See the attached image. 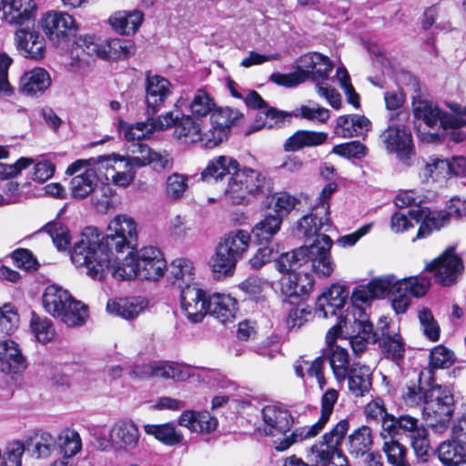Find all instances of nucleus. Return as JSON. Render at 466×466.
<instances>
[{"instance_id":"nucleus-1","label":"nucleus","mask_w":466,"mask_h":466,"mask_svg":"<svg viewBox=\"0 0 466 466\" xmlns=\"http://www.w3.org/2000/svg\"><path fill=\"white\" fill-rule=\"evenodd\" d=\"M137 226L134 219L117 215L110 221L107 233L101 237L95 227H86L74 243L70 253L76 267L86 268L92 279H102L106 271H112L119 264L118 254L137 247Z\"/></svg>"},{"instance_id":"nucleus-2","label":"nucleus","mask_w":466,"mask_h":466,"mask_svg":"<svg viewBox=\"0 0 466 466\" xmlns=\"http://www.w3.org/2000/svg\"><path fill=\"white\" fill-rule=\"evenodd\" d=\"M431 279L415 276L397 279L393 275L380 277L366 285L356 287L351 295V303L369 304L374 299L390 296L392 308L396 313H404L410 304L411 298H420L427 293Z\"/></svg>"},{"instance_id":"nucleus-3","label":"nucleus","mask_w":466,"mask_h":466,"mask_svg":"<svg viewBox=\"0 0 466 466\" xmlns=\"http://www.w3.org/2000/svg\"><path fill=\"white\" fill-rule=\"evenodd\" d=\"M332 245L330 237L319 235L310 245L281 254L275 262L276 268L281 273L305 268L319 277H329L336 267L330 253Z\"/></svg>"},{"instance_id":"nucleus-4","label":"nucleus","mask_w":466,"mask_h":466,"mask_svg":"<svg viewBox=\"0 0 466 466\" xmlns=\"http://www.w3.org/2000/svg\"><path fill=\"white\" fill-rule=\"evenodd\" d=\"M167 268L166 260L161 251L155 247L143 248L137 256L129 251L122 263L114 268V277L124 280L133 278L157 280Z\"/></svg>"},{"instance_id":"nucleus-5","label":"nucleus","mask_w":466,"mask_h":466,"mask_svg":"<svg viewBox=\"0 0 466 466\" xmlns=\"http://www.w3.org/2000/svg\"><path fill=\"white\" fill-rule=\"evenodd\" d=\"M250 243V235L243 229H236L224 236L217 246L211 267L215 273L224 276L231 274L237 262L247 252Z\"/></svg>"},{"instance_id":"nucleus-6","label":"nucleus","mask_w":466,"mask_h":466,"mask_svg":"<svg viewBox=\"0 0 466 466\" xmlns=\"http://www.w3.org/2000/svg\"><path fill=\"white\" fill-rule=\"evenodd\" d=\"M448 106L452 114L440 109L437 104L421 97L414 98L412 102V111L414 117L421 120L427 127H441L443 129L454 127H465L466 105L461 106L458 103H450Z\"/></svg>"},{"instance_id":"nucleus-7","label":"nucleus","mask_w":466,"mask_h":466,"mask_svg":"<svg viewBox=\"0 0 466 466\" xmlns=\"http://www.w3.org/2000/svg\"><path fill=\"white\" fill-rule=\"evenodd\" d=\"M349 428V421L341 420L330 431L325 433L320 441L311 446V461L320 466H346L347 459L339 446Z\"/></svg>"},{"instance_id":"nucleus-8","label":"nucleus","mask_w":466,"mask_h":466,"mask_svg":"<svg viewBox=\"0 0 466 466\" xmlns=\"http://www.w3.org/2000/svg\"><path fill=\"white\" fill-rule=\"evenodd\" d=\"M266 183V177L258 170L243 168L233 172L225 190V198L233 205H247L259 194Z\"/></svg>"},{"instance_id":"nucleus-9","label":"nucleus","mask_w":466,"mask_h":466,"mask_svg":"<svg viewBox=\"0 0 466 466\" xmlns=\"http://www.w3.org/2000/svg\"><path fill=\"white\" fill-rule=\"evenodd\" d=\"M379 141L387 153L394 154L402 164L410 166L415 147L410 127L401 124L390 125L380 132Z\"/></svg>"},{"instance_id":"nucleus-10","label":"nucleus","mask_w":466,"mask_h":466,"mask_svg":"<svg viewBox=\"0 0 466 466\" xmlns=\"http://www.w3.org/2000/svg\"><path fill=\"white\" fill-rule=\"evenodd\" d=\"M454 411V398L450 390L435 385L428 390V398L422 409L425 420H431V424L445 425L449 422Z\"/></svg>"},{"instance_id":"nucleus-11","label":"nucleus","mask_w":466,"mask_h":466,"mask_svg":"<svg viewBox=\"0 0 466 466\" xmlns=\"http://www.w3.org/2000/svg\"><path fill=\"white\" fill-rule=\"evenodd\" d=\"M262 423L256 429L257 432L263 436L279 438L275 441V448L286 438H289L293 431L287 435L293 424V417L289 410L279 405H266L260 410Z\"/></svg>"},{"instance_id":"nucleus-12","label":"nucleus","mask_w":466,"mask_h":466,"mask_svg":"<svg viewBox=\"0 0 466 466\" xmlns=\"http://www.w3.org/2000/svg\"><path fill=\"white\" fill-rule=\"evenodd\" d=\"M339 392L334 389L327 390L321 397V413L318 421L311 426L297 428L293 433L284 439L277 448L279 451L288 450L292 444L317 436L325 427L338 401Z\"/></svg>"},{"instance_id":"nucleus-13","label":"nucleus","mask_w":466,"mask_h":466,"mask_svg":"<svg viewBox=\"0 0 466 466\" xmlns=\"http://www.w3.org/2000/svg\"><path fill=\"white\" fill-rule=\"evenodd\" d=\"M245 103L248 107L259 110L255 123L248 132V134L264 127L269 129L281 127L286 122L290 121L291 114L268 106V103L257 91L250 90L245 97Z\"/></svg>"},{"instance_id":"nucleus-14","label":"nucleus","mask_w":466,"mask_h":466,"mask_svg":"<svg viewBox=\"0 0 466 466\" xmlns=\"http://www.w3.org/2000/svg\"><path fill=\"white\" fill-rule=\"evenodd\" d=\"M425 269L434 274L441 286L453 285L463 269L461 258L455 254V248L449 247L440 257L428 263Z\"/></svg>"},{"instance_id":"nucleus-15","label":"nucleus","mask_w":466,"mask_h":466,"mask_svg":"<svg viewBox=\"0 0 466 466\" xmlns=\"http://www.w3.org/2000/svg\"><path fill=\"white\" fill-rule=\"evenodd\" d=\"M133 157H120L118 155L99 156L91 157L96 165L106 169V179H111L115 185L127 187L135 178Z\"/></svg>"},{"instance_id":"nucleus-16","label":"nucleus","mask_w":466,"mask_h":466,"mask_svg":"<svg viewBox=\"0 0 466 466\" xmlns=\"http://www.w3.org/2000/svg\"><path fill=\"white\" fill-rule=\"evenodd\" d=\"M240 116H242L241 113L229 107L214 109L207 121L208 128L204 137L206 147L213 148L222 143L227 138L230 127Z\"/></svg>"},{"instance_id":"nucleus-17","label":"nucleus","mask_w":466,"mask_h":466,"mask_svg":"<svg viewBox=\"0 0 466 466\" xmlns=\"http://www.w3.org/2000/svg\"><path fill=\"white\" fill-rule=\"evenodd\" d=\"M97 175L94 168H86L83 173L73 177L70 181L71 196L74 198H85L93 193V201L97 208H106L109 204V197L104 188L96 189Z\"/></svg>"},{"instance_id":"nucleus-18","label":"nucleus","mask_w":466,"mask_h":466,"mask_svg":"<svg viewBox=\"0 0 466 466\" xmlns=\"http://www.w3.org/2000/svg\"><path fill=\"white\" fill-rule=\"evenodd\" d=\"M174 86L168 79L159 75L146 73V105L147 115H155L173 94Z\"/></svg>"},{"instance_id":"nucleus-19","label":"nucleus","mask_w":466,"mask_h":466,"mask_svg":"<svg viewBox=\"0 0 466 466\" xmlns=\"http://www.w3.org/2000/svg\"><path fill=\"white\" fill-rule=\"evenodd\" d=\"M324 56L319 53L306 54L299 57L297 71L289 74L273 73L269 80L286 87H294L310 78L313 70L323 62Z\"/></svg>"},{"instance_id":"nucleus-20","label":"nucleus","mask_w":466,"mask_h":466,"mask_svg":"<svg viewBox=\"0 0 466 466\" xmlns=\"http://www.w3.org/2000/svg\"><path fill=\"white\" fill-rule=\"evenodd\" d=\"M208 297L195 283L180 289L181 309L192 323L201 322L207 315Z\"/></svg>"},{"instance_id":"nucleus-21","label":"nucleus","mask_w":466,"mask_h":466,"mask_svg":"<svg viewBox=\"0 0 466 466\" xmlns=\"http://www.w3.org/2000/svg\"><path fill=\"white\" fill-rule=\"evenodd\" d=\"M174 123L171 127H175L174 136L184 143L201 142L206 147L205 135L208 131L206 119H199L193 116L183 115L181 117L173 113Z\"/></svg>"},{"instance_id":"nucleus-22","label":"nucleus","mask_w":466,"mask_h":466,"mask_svg":"<svg viewBox=\"0 0 466 466\" xmlns=\"http://www.w3.org/2000/svg\"><path fill=\"white\" fill-rule=\"evenodd\" d=\"M131 152L135 155L132 161L138 167L152 165L157 172L168 171L173 167V158L167 152L154 151L144 143L134 144Z\"/></svg>"},{"instance_id":"nucleus-23","label":"nucleus","mask_w":466,"mask_h":466,"mask_svg":"<svg viewBox=\"0 0 466 466\" xmlns=\"http://www.w3.org/2000/svg\"><path fill=\"white\" fill-rule=\"evenodd\" d=\"M139 438V430L131 420L116 421L109 431V441L116 450L133 451L137 446Z\"/></svg>"},{"instance_id":"nucleus-24","label":"nucleus","mask_w":466,"mask_h":466,"mask_svg":"<svg viewBox=\"0 0 466 466\" xmlns=\"http://www.w3.org/2000/svg\"><path fill=\"white\" fill-rule=\"evenodd\" d=\"M457 426L458 422L452 428L453 439L442 441L436 451L444 466H459L466 461V431H461L462 436H459L455 431Z\"/></svg>"},{"instance_id":"nucleus-25","label":"nucleus","mask_w":466,"mask_h":466,"mask_svg":"<svg viewBox=\"0 0 466 466\" xmlns=\"http://www.w3.org/2000/svg\"><path fill=\"white\" fill-rule=\"evenodd\" d=\"M329 206L323 203L312 208L311 212L303 216L296 225V234L299 238L316 236L324 227L329 226Z\"/></svg>"},{"instance_id":"nucleus-26","label":"nucleus","mask_w":466,"mask_h":466,"mask_svg":"<svg viewBox=\"0 0 466 466\" xmlns=\"http://www.w3.org/2000/svg\"><path fill=\"white\" fill-rule=\"evenodd\" d=\"M15 45L23 56L34 60L42 59L46 52V40L39 32L28 28L16 30Z\"/></svg>"},{"instance_id":"nucleus-27","label":"nucleus","mask_w":466,"mask_h":466,"mask_svg":"<svg viewBox=\"0 0 466 466\" xmlns=\"http://www.w3.org/2000/svg\"><path fill=\"white\" fill-rule=\"evenodd\" d=\"M177 108L186 106L189 109L193 116L199 119H206L208 115H211L215 109L216 104L211 96L204 89L198 88L193 92L192 96L181 95L175 103Z\"/></svg>"},{"instance_id":"nucleus-28","label":"nucleus","mask_w":466,"mask_h":466,"mask_svg":"<svg viewBox=\"0 0 466 466\" xmlns=\"http://www.w3.org/2000/svg\"><path fill=\"white\" fill-rule=\"evenodd\" d=\"M26 369V360L19 345L5 339L0 342V371L5 374H17Z\"/></svg>"},{"instance_id":"nucleus-29","label":"nucleus","mask_w":466,"mask_h":466,"mask_svg":"<svg viewBox=\"0 0 466 466\" xmlns=\"http://www.w3.org/2000/svg\"><path fill=\"white\" fill-rule=\"evenodd\" d=\"M371 122L363 115H343L337 118L334 133L342 138L360 137L369 132Z\"/></svg>"},{"instance_id":"nucleus-30","label":"nucleus","mask_w":466,"mask_h":466,"mask_svg":"<svg viewBox=\"0 0 466 466\" xmlns=\"http://www.w3.org/2000/svg\"><path fill=\"white\" fill-rule=\"evenodd\" d=\"M39 0H10L5 2L2 17L9 24L22 25L34 18Z\"/></svg>"},{"instance_id":"nucleus-31","label":"nucleus","mask_w":466,"mask_h":466,"mask_svg":"<svg viewBox=\"0 0 466 466\" xmlns=\"http://www.w3.org/2000/svg\"><path fill=\"white\" fill-rule=\"evenodd\" d=\"M42 26L51 41L58 42L75 29V20L66 13H47L42 19Z\"/></svg>"},{"instance_id":"nucleus-32","label":"nucleus","mask_w":466,"mask_h":466,"mask_svg":"<svg viewBox=\"0 0 466 466\" xmlns=\"http://www.w3.org/2000/svg\"><path fill=\"white\" fill-rule=\"evenodd\" d=\"M207 314H210L221 323H227L235 319L237 300L224 293H213L208 297Z\"/></svg>"},{"instance_id":"nucleus-33","label":"nucleus","mask_w":466,"mask_h":466,"mask_svg":"<svg viewBox=\"0 0 466 466\" xmlns=\"http://www.w3.org/2000/svg\"><path fill=\"white\" fill-rule=\"evenodd\" d=\"M51 85L48 72L41 67H35L25 72L20 78V90L32 96L42 95Z\"/></svg>"},{"instance_id":"nucleus-34","label":"nucleus","mask_w":466,"mask_h":466,"mask_svg":"<svg viewBox=\"0 0 466 466\" xmlns=\"http://www.w3.org/2000/svg\"><path fill=\"white\" fill-rule=\"evenodd\" d=\"M327 139L328 133L326 132L298 130L287 138L283 144V149L286 152H296L303 149L304 147H312L323 145Z\"/></svg>"},{"instance_id":"nucleus-35","label":"nucleus","mask_w":466,"mask_h":466,"mask_svg":"<svg viewBox=\"0 0 466 466\" xmlns=\"http://www.w3.org/2000/svg\"><path fill=\"white\" fill-rule=\"evenodd\" d=\"M73 297L69 292L59 286L50 285L46 288L42 296V303L45 310L56 319L66 310V306Z\"/></svg>"},{"instance_id":"nucleus-36","label":"nucleus","mask_w":466,"mask_h":466,"mask_svg":"<svg viewBox=\"0 0 466 466\" xmlns=\"http://www.w3.org/2000/svg\"><path fill=\"white\" fill-rule=\"evenodd\" d=\"M178 423L195 432L209 433L216 430L218 420L208 411L185 410L180 415Z\"/></svg>"},{"instance_id":"nucleus-37","label":"nucleus","mask_w":466,"mask_h":466,"mask_svg":"<svg viewBox=\"0 0 466 466\" xmlns=\"http://www.w3.org/2000/svg\"><path fill=\"white\" fill-rule=\"evenodd\" d=\"M348 298V291L340 285H331L318 299V310L327 318L329 314L337 315V310L341 309Z\"/></svg>"},{"instance_id":"nucleus-38","label":"nucleus","mask_w":466,"mask_h":466,"mask_svg":"<svg viewBox=\"0 0 466 466\" xmlns=\"http://www.w3.org/2000/svg\"><path fill=\"white\" fill-rule=\"evenodd\" d=\"M146 306L145 299L140 297L120 298L108 300L106 309L110 314L125 319H132L137 318Z\"/></svg>"},{"instance_id":"nucleus-39","label":"nucleus","mask_w":466,"mask_h":466,"mask_svg":"<svg viewBox=\"0 0 466 466\" xmlns=\"http://www.w3.org/2000/svg\"><path fill=\"white\" fill-rule=\"evenodd\" d=\"M238 168L236 159L228 156H219L211 159L201 172V178L206 182L218 181L227 175H232Z\"/></svg>"},{"instance_id":"nucleus-40","label":"nucleus","mask_w":466,"mask_h":466,"mask_svg":"<svg viewBox=\"0 0 466 466\" xmlns=\"http://www.w3.org/2000/svg\"><path fill=\"white\" fill-rule=\"evenodd\" d=\"M347 378L349 390L355 397H363L371 389V371L368 366L353 364Z\"/></svg>"},{"instance_id":"nucleus-41","label":"nucleus","mask_w":466,"mask_h":466,"mask_svg":"<svg viewBox=\"0 0 466 466\" xmlns=\"http://www.w3.org/2000/svg\"><path fill=\"white\" fill-rule=\"evenodd\" d=\"M144 19L143 13L138 10L117 11L109 17L112 28L121 35L134 34Z\"/></svg>"},{"instance_id":"nucleus-42","label":"nucleus","mask_w":466,"mask_h":466,"mask_svg":"<svg viewBox=\"0 0 466 466\" xmlns=\"http://www.w3.org/2000/svg\"><path fill=\"white\" fill-rule=\"evenodd\" d=\"M409 214L415 223H420V226L417 232L416 238H423L429 236L432 230H439L445 226L437 212H431L428 208L416 207L409 209Z\"/></svg>"},{"instance_id":"nucleus-43","label":"nucleus","mask_w":466,"mask_h":466,"mask_svg":"<svg viewBox=\"0 0 466 466\" xmlns=\"http://www.w3.org/2000/svg\"><path fill=\"white\" fill-rule=\"evenodd\" d=\"M379 332L380 336L377 342H379L384 356L393 361L402 360L405 348L401 337L397 333L390 334L387 324Z\"/></svg>"},{"instance_id":"nucleus-44","label":"nucleus","mask_w":466,"mask_h":466,"mask_svg":"<svg viewBox=\"0 0 466 466\" xmlns=\"http://www.w3.org/2000/svg\"><path fill=\"white\" fill-rule=\"evenodd\" d=\"M101 57L112 60H125L135 55L136 45L133 40L114 38L102 43Z\"/></svg>"},{"instance_id":"nucleus-45","label":"nucleus","mask_w":466,"mask_h":466,"mask_svg":"<svg viewBox=\"0 0 466 466\" xmlns=\"http://www.w3.org/2000/svg\"><path fill=\"white\" fill-rule=\"evenodd\" d=\"M372 443L371 430L370 427L363 425L348 437L349 454L355 459L364 457L370 453Z\"/></svg>"},{"instance_id":"nucleus-46","label":"nucleus","mask_w":466,"mask_h":466,"mask_svg":"<svg viewBox=\"0 0 466 466\" xmlns=\"http://www.w3.org/2000/svg\"><path fill=\"white\" fill-rule=\"evenodd\" d=\"M145 432L154 436L157 441L167 446H176L183 441L182 432L171 422L163 424H147Z\"/></svg>"},{"instance_id":"nucleus-47","label":"nucleus","mask_w":466,"mask_h":466,"mask_svg":"<svg viewBox=\"0 0 466 466\" xmlns=\"http://www.w3.org/2000/svg\"><path fill=\"white\" fill-rule=\"evenodd\" d=\"M167 272L173 285H176L179 289L194 283V267L189 259L177 258L173 260L167 268Z\"/></svg>"},{"instance_id":"nucleus-48","label":"nucleus","mask_w":466,"mask_h":466,"mask_svg":"<svg viewBox=\"0 0 466 466\" xmlns=\"http://www.w3.org/2000/svg\"><path fill=\"white\" fill-rule=\"evenodd\" d=\"M323 359L329 360L338 381H342L347 378L351 367H350L349 353L345 349L339 346H331L327 352V357Z\"/></svg>"},{"instance_id":"nucleus-49","label":"nucleus","mask_w":466,"mask_h":466,"mask_svg":"<svg viewBox=\"0 0 466 466\" xmlns=\"http://www.w3.org/2000/svg\"><path fill=\"white\" fill-rule=\"evenodd\" d=\"M25 445L34 457L45 459L56 449V440L48 432H41L26 440Z\"/></svg>"},{"instance_id":"nucleus-50","label":"nucleus","mask_w":466,"mask_h":466,"mask_svg":"<svg viewBox=\"0 0 466 466\" xmlns=\"http://www.w3.org/2000/svg\"><path fill=\"white\" fill-rule=\"evenodd\" d=\"M88 318L87 306L74 298L66 306L58 319L69 328L83 326Z\"/></svg>"},{"instance_id":"nucleus-51","label":"nucleus","mask_w":466,"mask_h":466,"mask_svg":"<svg viewBox=\"0 0 466 466\" xmlns=\"http://www.w3.org/2000/svg\"><path fill=\"white\" fill-rule=\"evenodd\" d=\"M152 378H163L176 381H184L189 378L187 368L176 362H152Z\"/></svg>"},{"instance_id":"nucleus-52","label":"nucleus","mask_w":466,"mask_h":466,"mask_svg":"<svg viewBox=\"0 0 466 466\" xmlns=\"http://www.w3.org/2000/svg\"><path fill=\"white\" fill-rule=\"evenodd\" d=\"M343 318L345 331L350 329H373V324L370 321L362 305L351 303L347 309V315Z\"/></svg>"},{"instance_id":"nucleus-53","label":"nucleus","mask_w":466,"mask_h":466,"mask_svg":"<svg viewBox=\"0 0 466 466\" xmlns=\"http://www.w3.org/2000/svg\"><path fill=\"white\" fill-rule=\"evenodd\" d=\"M188 188V176L174 172L167 177L165 196L168 200L178 201L184 198Z\"/></svg>"},{"instance_id":"nucleus-54","label":"nucleus","mask_w":466,"mask_h":466,"mask_svg":"<svg viewBox=\"0 0 466 466\" xmlns=\"http://www.w3.org/2000/svg\"><path fill=\"white\" fill-rule=\"evenodd\" d=\"M283 219L280 217L268 214L254 226L252 233L258 240L268 242L279 231Z\"/></svg>"},{"instance_id":"nucleus-55","label":"nucleus","mask_w":466,"mask_h":466,"mask_svg":"<svg viewBox=\"0 0 466 466\" xmlns=\"http://www.w3.org/2000/svg\"><path fill=\"white\" fill-rule=\"evenodd\" d=\"M146 121L137 122L131 127L136 128L137 132H143L144 136L152 133L156 130H164L171 127L174 123L173 112H167L166 114L158 116L154 118V115H147Z\"/></svg>"},{"instance_id":"nucleus-56","label":"nucleus","mask_w":466,"mask_h":466,"mask_svg":"<svg viewBox=\"0 0 466 466\" xmlns=\"http://www.w3.org/2000/svg\"><path fill=\"white\" fill-rule=\"evenodd\" d=\"M81 447V438L76 431L66 430L58 435L56 448L66 459H70L78 453Z\"/></svg>"},{"instance_id":"nucleus-57","label":"nucleus","mask_w":466,"mask_h":466,"mask_svg":"<svg viewBox=\"0 0 466 466\" xmlns=\"http://www.w3.org/2000/svg\"><path fill=\"white\" fill-rule=\"evenodd\" d=\"M325 360L323 357H318L313 361H309L306 360H299L295 363V372L297 376L303 378L304 377V370H306L307 373L310 377H315L319 385L320 389H323L326 384L324 375L322 372Z\"/></svg>"},{"instance_id":"nucleus-58","label":"nucleus","mask_w":466,"mask_h":466,"mask_svg":"<svg viewBox=\"0 0 466 466\" xmlns=\"http://www.w3.org/2000/svg\"><path fill=\"white\" fill-rule=\"evenodd\" d=\"M299 199L288 192H277L272 195L269 207L274 214L282 219L287 217L297 206Z\"/></svg>"},{"instance_id":"nucleus-59","label":"nucleus","mask_w":466,"mask_h":466,"mask_svg":"<svg viewBox=\"0 0 466 466\" xmlns=\"http://www.w3.org/2000/svg\"><path fill=\"white\" fill-rule=\"evenodd\" d=\"M347 333L350 334V343L355 354L362 353L368 343H376L380 336L379 330H374V329H356L355 332L351 329V333H350V330Z\"/></svg>"},{"instance_id":"nucleus-60","label":"nucleus","mask_w":466,"mask_h":466,"mask_svg":"<svg viewBox=\"0 0 466 466\" xmlns=\"http://www.w3.org/2000/svg\"><path fill=\"white\" fill-rule=\"evenodd\" d=\"M30 327L36 339L43 344L51 341L56 335L52 321L47 318H40L35 313L32 314Z\"/></svg>"},{"instance_id":"nucleus-61","label":"nucleus","mask_w":466,"mask_h":466,"mask_svg":"<svg viewBox=\"0 0 466 466\" xmlns=\"http://www.w3.org/2000/svg\"><path fill=\"white\" fill-rule=\"evenodd\" d=\"M382 451L392 466H410L406 460V448L395 439L385 441Z\"/></svg>"},{"instance_id":"nucleus-62","label":"nucleus","mask_w":466,"mask_h":466,"mask_svg":"<svg viewBox=\"0 0 466 466\" xmlns=\"http://www.w3.org/2000/svg\"><path fill=\"white\" fill-rule=\"evenodd\" d=\"M429 358L432 369H448L455 362L454 353L443 345L434 347Z\"/></svg>"},{"instance_id":"nucleus-63","label":"nucleus","mask_w":466,"mask_h":466,"mask_svg":"<svg viewBox=\"0 0 466 466\" xmlns=\"http://www.w3.org/2000/svg\"><path fill=\"white\" fill-rule=\"evenodd\" d=\"M41 231L46 232L52 238L58 250H66L69 245L67 228L59 222H49L43 227Z\"/></svg>"},{"instance_id":"nucleus-64","label":"nucleus","mask_w":466,"mask_h":466,"mask_svg":"<svg viewBox=\"0 0 466 466\" xmlns=\"http://www.w3.org/2000/svg\"><path fill=\"white\" fill-rule=\"evenodd\" d=\"M450 164L449 159H432L431 162L426 164L420 176L425 179L429 177L434 181H441V179H447L450 177Z\"/></svg>"}]
</instances>
